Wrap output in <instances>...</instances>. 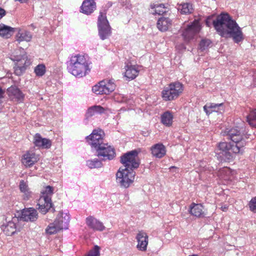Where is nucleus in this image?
I'll list each match as a JSON object with an SVG mask.
<instances>
[{
    "label": "nucleus",
    "instance_id": "nucleus-1",
    "mask_svg": "<svg viewBox=\"0 0 256 256\" xmlns=\"http://www.w3.org/2000/svg\"><path fill=\"white\" fill-rule=\"evenodd\" d=\"M212 23L215 30L222 37L232 38L237 44L244 40L242 28L228 14H221Z\"/></svg>",
    "mask_w": 256,
    "mask_h": 256
},
{
    "label": "nucleus",
    "instance_id": "nucleus-2",
    "mask_svg": "<svg viewBox=\"0 0 256 256\" xmlns=\"http://www.w3.org/2000/svg\"><path fill=\"white\" fill-rule=\"evenodd\" d=\"M228 138L231 140L232 142H222L218 144V148L220 150L219 154L222 159L230 160L232 158V154L242 153L246 145V141L240 130L237 128H232L226 131Z\"/></svg>",
    "mask_w": 256,
    "mask_h": 256
},
{
    "label": "nucleus",
    "instance_id": "nucleus-3",
    "mask_svg": "<svg viewBox=\"0 0 256 256\" xmlns=\"http://www.w3.org/2000/svg\"><path fill=\"white\" fill-rule=\"evenodd\" d=\"M67 68L68 72L73 76L82 78L90 72V63L84 54H73L69 58Z\"/></svg>",
    "mask_w": 256,
    "mask_h": 256
},
{
    "label": "nucleus",
    "instance_id": "nucleus-4",
    "mask_svg": "<svg viewBox=\"0 0 256 256\" xmlns=\"http://www.w3.org/2000/svg\"><path fill=\"white\" fill-rule=\"evenodd\" d=\"M112 5V2H108L105 6L104 12L100 11L98 17V34L102 40L108 38L112 34L111 28L106 18V12Z\"/></svg>",
    "mask_w": 256,
    "mask_h": 256
},
{
    "label": "nucleus",
    "instance_id": "nucleus-5",
    "mask_svg": "<svg viewBox=\"0 0 256 256\" xmlns=\"http://www.w3.org/2000/svg\"><path fill=\"white\" fill-rule=\"evenodd\" d=\"M54 189L52 186H46L41 192V195L38 200L37 206L39 211L46 214L52 206V196Z\"/></svg>",
    "mask_w": 256,
    "mask_h": 256
},
{
    "label": "nucleus",
    "instance_id": "nucleus-6",
    "mask_svg": "<svg viewBox=\"0 0 256 256\" xmlns=\"http://www.w3.org/2000/svg\"><path fill=\"white\" fill-rule=\"evenodd\" d=\"M135 174L133 170L120 167L116 174V182L120 188H128L134 182Z\"/></svg>",
    "mask_w": 256,
    "mask_h": 256
},
{
    "label": "nucleus",
    "instance_id": "nucleus-7",
    "mask_svg": "<svg viewBox=\"0 0 256 256\" xmlns=\"http://www.w3.org/2000/svg\"><path fill=\"white\" fill-rule=\"evenodd\" d=\"M183 91L182 84L180 82L170 83L164 88L162 92V98L164 100H172L176 98Z\"/></svg>",
    "mask_w": 256,
    "mask_h": 256
},
{
    "label": "nucleus",
    "instance_id": "nucleus-8",
    "mask_svg": "<svg viewBox=\"0 0 256 256\" xmlns=\"http://www.w3.org/2000/svg\"><path fill=\"white\" fill-rule=\"evenodd\" d=\"M116 88V84L114 80L106 79L94 85L92 88V90L96 94H108L114 91Z\"/></svg>",
    "mask_w": 256,
    "mask_h": 256
},
{
    "label": "nucleus",
    "instance_id": "nucleus-9",
    "mask_svg": "<svg viewBox=\"0 0 256 256\" xmlns=\"http://www.w3.org/2000/svg\"><path fill=\"white\" fill-rule=\"evenodd\" d=\"M138 152L136 150L129 152L121 156L120 161L122 164L123 168L126 170H132L138 167L139 162L138 160Z\"/></svg>",
    "mask_w": 256,
    "mask_h": 256
},
{
    "label": "nucleus",
    "instance_id": "nucleus-10",
    "mask_svg": "<svg viewBox=\"0 0 256 256\" xmlns=\"http://www.w3.org/2000/svg\"><path fill=\"white\" fill-rule=\"evenodd\" d=\"M201 29V26L198 20H194L190 24L187 25L186 28L182 30V35L186 42L193 39Z\"/></svg>",
    "mask_w": 256,
    "mask_h": 256
},
{
    "label": "nucleus",
    "instance_id": "nucleus-11",
    "mask_svg": "<svg viewBox=\"0 0 256 256\" xmlns=\"http://www.w3.org/2000/svg\"><path fill=\"white\" fill-rule=\"evenodd\" d=\"M104 132L101 130H94L92 133L87 136L86 138L92 148L96 150L101 144H104Z\"/></svg>",
    "mask_w": 256,
    "mask_h": 256
},
{
    "label": "nucleus",
    "instance_id": "nucleus-12",
    "mask_svg": "<svg viewBox=\"0 0 256 256\" xmlns=\"http://www.w3.org/2000/svg\"><path fill=\"white\" fill-rule=\"evenodd\" d=\"M95 150L97 153V156L104 160H112L116 156L114 149L108 144L104 143L101 144Z\"/></svg>",
    "mask_w": 256,
    "mask_h": 256
},
{
    "label": "nucleus",
    "instance_id": "nucleus-13",
    "mask_svg": "<svg viewBox=\"0 0 256 256\" xmlns=\"http://www.w3.org/2000/svg\"><path fill=\"white\" fill-rule=\"evenodd\" d=\"M9 98L12 101L20 102L24 100V96L22 92L16 86H12L7 89Z\"/></svg>",
    "mask_w": 256,
    "mask_h": 256
},
{
    "label": "nucleus",
    "instance_id": "nucleus-14",
    "mask_svg": "<svg viewBox=\"0 0 256 256\" xmlns=\"http://www.w3.org/2000/svg\"><path fill=\"white\" fill-rule=\"evenodd\" d=\"M136 240L138 242L137 248L139 250L145 252L148 244V237L147 234L144 231H140L136 236Z\"/></svg>",
    "mask_w": 256,
    "mask_h": 256
},
{
    "label": "nucleus",
    "instance_id": "nucleus-15",
    "mask_svg": "<svg viewBox=\"0 0 256 256\" xmlns=\"http://www.w3.org/2000/svg\"><path fill=\"white\" fill-rule=\"evenodd\" d=\"M33 142L36 147L42 149H48L52 146V141L50 140L42 138L38 133L34 135Z\"/></svg>",
    "mask_w": 256,
    "mask_h": 256
},
{
    "label": "nucleus",
    "instance_id": "nucleus-16",
    "mask_svg": "<svg viewBox=\"0 0 256 256\" xmlns=\"http://www.w3.org/2000/svg\"><path fill=\"white\" fill-rule=\"evenodd\" d=\"M20 218L25 222H33L38 219V213L33 208H24L22 212Z\"/></svg>",
    "mask_w": 256,
    "mask_h": 256
},
{
    "label": "nucleus",
    "instance_id": "nucleus-17",
    "mask_svg": "<svg viewBox=\"0 0 256 256\" xmlns=\"http://www.w3.org/2000/svg\"><path fill=\"white\" fill-rule=\"evenodd\" d=\"M39 156L32 152H27L22 158V164L26 167H30L39 160Z\"/></svg>",
    "mask_w": 256,
    "mask_h": 256
},
{
    "label": "nucleus",
    "instance_id": "nucleus-18",
    "mask_svg": "<svg viewBox=\"0 0 256 256\" xmlns=\"http://www.w3.org/2000/svg\"><path fill=\"white\" fill-rule=\"evenodd\" d=\"M124 70V76L128 80H132L138 76L140 72V66L128 63L125 66Z\"/></svg>",
    "mask_w": 256,
    "mask_h": 256
},
{
    "label": "nucleus",
    "instance_id": "nucleus-19",
    "mask_svg": "<svg viewBox=\"0 0 256 256\" xmlns=\"http://www.w3.org/2000/svg\"><path fill=\"white\" fill-rule=\"evenodd\" d=\"M86 223L90 228L94 231L102 232L106 228L102 222L92 216H89L86 218Z\"/></svg>",
    "mask_w": 256,
    "mask_h": 256
},
{
    "label": "nucleus",
    "instance_id": "nucleus-20",
    "mask_svg": "<svg viewBox=\"0 0 256 256\" xmlns=\"http://www.w3.org/2000/svg\"><path fill=\"white\" fill-rule=\"evenodd\" d=\"M70 216L66 212H60L54 220L56 224L61 230L67 229L70 222Z\"/></svg>",
    "mask_w": 256,
    "mask_h": 256
},
{
    "label": "nucleus",
    "instance_id": "nucleus-21",
    "mask_svg": "<svg viewBox=\"0 0 256 256\" xmlns=\"http://www.w3.org/2000/svg\"><path fill=\"white\" fill-rule=\"evenodd\" d=\"M26 58L25 56H23L20 58L18 57L12 58L14 61L17 62L14 66V73L16 75L20 76L26 70Z\"/></svg>",
    "mask_w": 256,
    "mask_h": 256
},
{
    "label": "nucleus",
    "instance_id": "nucleus-22",
    "mask_svg": "<svg viewBox=\"0 0 256 256\" xmlns=\"http://www.w3.org/2000/svg\"><path fill=\"white\" fill-rule=\"evenodd\" d=\"M204 110L207 115H209L213 112L222 114L224 111V106L222 103H208L204 106Z\"/></svg>",
    "mask_w": 256,
    "mask_h": 256
},
{
    "label": "nucleus",
    "instance_id": "nucleus-23",
    "mask_svg": "<svg viewBox=\"0 0 256 256\" xmlns=\"http://www.w3.org/2000/svg\"><path fill=\"white\" fill-rule=\"evenodd\" d=\"M16 220V218H12V220H8L7 218L6 219V222L2 225V229L6 234L11 236L16 232V226L14 220Z\"/></svg>",
    "mask_w": 256,
    "mask_h": 256
},
{
    "label": "nucleus",
    "instance_id": "nucleus-24",
    "mask_svg": "<svg viewBox=\"0 0 256 256\" xmlns=\"http://www.w3.org/2000/svg\"><path fill=\"white\" fill-rule=\"evenodd\" d=\"M151 153L152 156L160 158L166 154V149L164 145L161 143L154 144L150 148Z\"/></svg>",
    "mask_w": 256,
    "mask_h": 256
},
{
    "label": "nucleus",
    "instance_id": "nucleus-25",
    "mask_svg": "<svg viewBox=\"0 0 256 256\" xmlns=\"http://www.w3.org/2000/svg\"><path fill=\"white\" fill-rule=\"evenodd\" d=\"M96 8L94 0H84L80 7V12L88 15L91 14Z\"/></svg>",
    "mask_w": 256,
    "mask_h": 256
},
{
    "label": "nucleus",
    "instance_id": "nucleus-26",
    "mask_svg": "<svg viewBox=\"0 0 256 256\" xmlns=\"http://www.w3.org/2000/svg\"><path fill=\"white\" fill-rule=\"evenodd\" d=\"M19 189L22 194V196L24 200H28L32 197V192L30 190L27 182L21 180L19 184Z\"/></svg>",
    "mask_w": 256,
    "mask_h": 256
},
{
    "label": "nucleus",
    "instance_id": "nucleus-27",
    "mask_svg": "<svg viewBox=\"0 0 256 256\" xmlns=\"http://www.w3.org/2000/svg\"><path fill=\"white\" fill-rule=\"evenodd\" d=\"M172 25V20L168 18L161 17L157 22V27L162 32H165Z\"/></svg>",
    "mask_w": 256,
    "mask_h": 256
},
{
    "label": "nucleus",
    "instance_id": "nucleus-28",
    "mask_svg": "<svg viewBox=\"0 0 256 256\" xmlns=\"http://www.w3.org/2000/svg\"><path fill=\"white\" fill-rule=\"evenodd\" d=\"M32 38V35L30 32L25 30H19L16 35V40L19 42L24 41L29 42Z\"/></svg>",
    "mask_w": 256,
    "mask_h": 256
},
{
    "label": "nucleus",
    "instance_id": "nucleus-29",
    "mask_svg": "<svg viewBox=\"0 0 256 256\" xmlns=\"http://www.w3.org/2000/svg\"><path fill=\"white\" fill-rule=\"evenodd\" d=\"M203 209L204 208L202 204L192 203L190 207V212L192 215L196 217L204 216Z\"/></svg>",
    "mask_w": 256,
    "mask_h": 256
},
{
    "label": "nucleus",
    "instance_id": "nucleus-30",
    "mask_svg": "<svg viewBox=\"0 0 256 256\" xmlns=\"http://www.w3.org/2000/svg\"><path fill=\"white\" fill-rule=\"evenodd\" d=\"M161 122L166 126H170L173 122L174 116L170 111H166L161 116Z\"/></svg>",
    "mask_w": 256,
    "mask_h": 256
},
{
    "label": "nucleus",
    "instance_id": "nucleus-31",
    "mask_svg": "<svg viewBox=\"0 0 256 256\" xmlns=\"http://www.w3.org/2000/svg\"><path fill=\"white\" fill-rule=\"evenodd\" d=\"M104 112V108L100 106H94L88 108L86 116L87 118L92 117L97 114H101Z\"/></svg>",
    "mask_w": 256,
    "mask_h": 256
},
{
    "label": "nucleus",
    "instance_id": "nucleus-32",
    "mask_svg": "<svg viewBox=\"0 0 256 256\" xmlns=\"http://www.w3.org/2000/svg\"><path fill=\"white\" fill-rule=\"evenodd\" d=\"M14 28L4 24H0V36L8 38L10 37L14 32Z\"/></svg>",
    "mask_w": 256,
    "mask_h": 256
},
{
    "label": "nucleus",
    "instance_id": "nucleus-33",
    "mask_svg": "<svg viewBox=\"0 0 256 256\" xmlns=\"http://www.w3.org/2000/svg\"><path fill=\"white\" fill-rule=\"evenodd\" d=\"M178 10L182 14H188L192 12L193 8L190 3H184L178 5Z\"/></svg>",
    "mask_w": 256,
    "mask_h": 256
},
{
    "label": "nucleus",
    "instance_id": "nucleus-34",
    "mask_svg": "<svg viewBox=\"0 0 256 256\" xmlns=\"http://www.w3.org/2000/svg\"><path fill=\"white\" fill-rule=\"evenodd\" d=\"M59 226L54 222L50 224L46 229V232L48 234H56L60 230H62Z\"/></svg>",
    "mask_w": 256,
    "mask_h": 256
},
{
    "label": "nucleus",
    "instance_id": "nucleus-35",
    "mask_svg": "<svg viewBox=\"0 0 256 256\" xmlns=\"http://www.w3.org/2000/svg\"><path fill=\"white\" fill-rule=\"evenodd\" d=\"M86 166L90 168H99L102 166V163L98 158H94L87 160Z\"/></svg>",
    "mask_w": 256,
    "mask_h": 256
},
{
    "label": "nucleus",
    "instance_id": "nucleus-36",
    "mask_svg": "<svg viewBox=\"0 0 256 256\" xmlns=\"http://www.w3.org/2000/svg\"><path fill=\"white\" fill-rule=\"evenodd\" d=\"M46 68L44 64H39L36 66L34 69V72L36 75L38 77L42 76L46 73Z\"/></svg>",
    "mask_w": 256,
    "mask_h": 256
},
{
    "label": "nucleus",
    "instance_id": "nucleus-37",
    "mask_svg": "<svg viewBox=\"0 0 256 256\" xmlns=\"http://www.w3.org/2000/svg\"><path fill=\"white\" fill-rule=\"evenodd\" d=\"M154 10L152 13L158 15L163 14L167 12V8L162 4L154 5Z\"/></svg>",
    "mask_w": 256,
    "mask_h": 256
},
{
    "label": "nucleus",
    "instance_id": "nucleus-38",
    "mask_svg": "<svg viewBox=\"0 0 256 256\" xmlns=\"http://www.w3.org/2000/svg\"><path fill=\"white\" fill-rule=\"evenodd\" d=\"M247 121L250 126L256 127V110L252 111L247 116Z\"/></svg>",
    "mask_w": 256,
    "mask_h": 256
},
{
    "label": "nucleus",
    "instance_id": "nucleus-39",
    "mask_svg": "<svg viewBox=\"0 0 256 256\" xmlns=\"http://www.w3.org/2000/svg\"><path fill=\"white\" fill-rule=\"evenodd\" d=\"M211 42L210 40L206 39L202 40L199 44L200 49L201 51H204L208 48Z\"/></svg>",
    "mask_w": 256,
    "mask_h": 256
},
{
    "label": "nucleus",
    "instance_id": "nucleus-40",
    "mask_svg": "<svg viewBox=\"0 0 256 256\" xmlns=\"http://www.w3.org/2000/svg\"><path fill=\"white\" fill-rule=\"evenodd\" d=\"M100 248L98 246H95L92 250H90L86 256H100Z\"/></svg>",
    "mask_w": 256,
    "mask_h": 256
},
{
    "label": "nucleus",
    "instance_id": "nucleus-41",
    "mask_svg": "<svg viewBox=\"0 0 256 256\" xmlns=\"http://www.w3.org/2000/svg\"><path fill=\"white\" fill-rule=\"evenodd\" d=\"M120 3L126 10H130L132 8L130 0H120Z\"/></svg>",
    "mask_w": 256,
    "mask_h": 256
},
{
    "label": "nucleus",
    "instance_id": "nucleus-42",
    "mask_svg": "<svg viewBox=\"0 0 256 256\" xmlns=\"http://www.w3.org/2000/svg\"><path fill=\"white\" fill-rule=\"evenodd\" d=\"M249 206L252 211L256 212V197L251 200L249 204Z\"/></svg>",
    "mask_w": 256,
    "mask_h": 256
},
{
    "label": "nucleus",
    "instance_id": "nucleus-43",
    "mask_svg": "<svg viewBox=\"0 0 256 256\" xmlns=\"http://www.w3.org/2000/svg\"><path fill=\"white\" fill-rule=\"evenodd\" d=\"M4 92L0 87V110L2 109V99L4 98Z\"/></svg>",
    "mask_w": 256,
    "mask_h": 256
},
{
    "label": "nucleus",
    "instance_id": "nucleus-44",
    "mask_svg": "<svg viewBox=\"0 0 256 256\" xmlns=\"http://www.w3.org/2000/svg\"><path fill=\"white\" fill-rule=\"evenodd\" d=\"M6 15V11L4 9L0 8V19Z\"/></svg>",
    "mask_w": 256,
    "mask_h": 256
},
{
    "label": "nucleus",
    "instance_id": "nucleus-45",
    "mask_svg": "<svg viewBox=\"0 0 256 256\" xmlns=\"http://www.w3.org/2000/svg\"><path fill=\"white\" fill-rule=\"evenodd\" d=\"M220 209L223 212H226L228 209V206L226 205H224L220 208Z\"/></svg>",
    "mask_w": 256,
    "mask_h": 256
},
{
    "label": "nucleus",
    "instance_id": "nucleus-46",
    "mask_svg": "<svg viewBox=\"0 0 256 256\" xmlns=\"http://www.w3.org/2000/svg\"><path fill=\"white\" fill-rule=\"evenodd\" d=\"M15 2H18L21 4L27 3L28 0H14Z\"/></svg>",
    "mask_w": 256,
    "mask_h": 256
},
{
    "label": "nucleus",
    "instance_id": "nucleus-47",
    "mask_svg": "<svg viewBox=\"0 0 256 256\" xmlns=\"http://www.w3.org/2000/svg\"><path fill=\"white\" fill-rule=\"evenodd\" d=\"M228 170V169L227 168H224L220 170V172L222 173L224 172H226Z\"/></svg>",
    "mask_w": 256,
    "mask_h": 256
},
{
    "label": "nucleus",
    "instance_id": "nucleus-48",
    "mask_svg": "<svg viewBox=\"0 0 256 256\" xmlns=\"http://www.w3.org/2000/svg\"><path fill=\"white\" fill-rule=\"evenodd\" d=\"M170 170L171 171H173L174 170H175V171H176V170H178V168L175 167V166H171L170 168Z\"/></svg>",
    "mask_w": 256,
    "mask_h": 256
},
{
    "label": "nucleus",
    "instance_id": "nucleus-49",
    "mask_svg": "<svg viewBox=\"0 0 256 256\" xmlns=\"http://www.w3.org/2000/svg\"><path fill=\"white\" fill-rule=\"evenodd\" d=\"M120 102H126V98L122 97V100L120 101Z\"/></svg>",
    "mask_w": 256,
    "mask_h": 256
},
{
    "label": "nucleus",
    "instance_id": "nucleus-50",
    "mask_svg": "<svg viewBox=\"0 0 256 256\" xmlns=\"http://www.w3.org/2000/svg\"><path fill=\"white\" fill-rule=\"evenodd\" d=\"M206 25L208 26H210V24H209V22L208 21V19L206 20Z\"/></svg>",
    "mask_w": 256,
    "mask_h": 256
}]
</instances>
